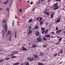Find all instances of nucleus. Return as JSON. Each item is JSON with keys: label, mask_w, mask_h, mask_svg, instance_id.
<instances>
[{"label": "nucleus", "mask_w": 65, "mask_h": 65, "mask_svg": "<svg viewBox=\"0 0 65 65\" xmlns=\"http://www.w3.org/2000/svg\"><path fill=\"white\" fill-rule=\"evenodd\" d=\"M13 65H16V64H15V63L13 64Z\"/></svg>", "instance_id": "obj_61"}, {"label": "nucleus", "mask_w": 65, "mask_h": 65, "mask_svg": "<svg viewBox=\"0 0 65 65\" xmlns=\"http://www.w3.org/2000/svg\"><path fill=\"white\" fill-rule=\"evenodd\" d=\"M59 8V6H57L56 8Z\"/></svg>", "instance_id": "obj_47"}, {"label": "nucleus", "mask_w": 65, "mask_h": 65, "mask_svg": "<svg viewBox=\"0 0 65 65\" xmlns=\"http://www.w3.org/2000/svg\"><path fill=\"white\" fill-rule=\"evenodd\" d=\"M62 38L61 37L58 40V41H59L58 42L60 43V42L62 41Z\"/></svg>", "instance_id": "obj_9"}, {"label": "nucleus", "mask_w": 65, "mask_h": 65, "mask_svg": "<svg viewBox=\"0 0 65 65\" xmlns=\"http://www.w3.org/2000/svg\"><path fill=\"white\" fill-rule=\"evenodd\" d=\"M51 34H55V33H54V32H52L51 33Z\"/></svg>", "instance_id": "obj_45"}, {"label": "nucleus", "mask_w": 65, "mask_h": 65, "mask_svg": "<svg viewBox=\"0 0 65 65\" xmlns=\"http://www.w3.org/2000/svg\"><path fill=\"white\" fill-rule=\"evenodd\" d=\"M43 64V63H39L38 64V65H42Z\"/></svg>", "instance_id": "obj_33"}, {"label": "nucleus", "mask_w": 65, "mask_h": 65, "mask_svg": "<svg viewBox=\"0 0 65 65\" xmlns=\"http://www.w3.org/2000/svg\"><path fill=\"white\" fill-rule=\"evenodd\" d=\"M58 27H56V30H58Z\"/></svg>", "instance_id": "obj_48"}, {"label": "nucleus", "mask_w": 65, "mask_h": 65, "mask_svg": "<svg viewBox=\"0 0 65 65\" xmlns=\"http://www.w3.org/2000/svg\"><path fill=\"white\" fill-rule=\"evenodd\" d=\"M62 62H60L59 63V64H62Z\"/></svg>", "instance_id": "obj_60"}, {"label": "nucleus", "mask_w": 65, "mask_h": 65, "mask_svg": "<svg viewBox=\"0 0 65 65\" xmlns=\"http://www.w3.org/2000/svg\"><path fill=\"white\" fill-rule=\"evenodd\" d=\"M57 53H56L55 55H54L55 57H56V56H57Z\"/></svg>", "instance_id": "obj_44"}, {"label": "nucleus", "mask_w": 65, "mask_h": 65, "mask_svg": "<svg viewBox=\"0 0 65 65\" xmlns=\"http://www.w3.org/2000/svg\"><path fill=\"white\" fill-rule=\"evenodd\" d=\"M40 24L41 25H42L43 24V21L42 20L41 22H40Z\"/></svg>", "instance_id": "obj_15"}, {"label": "nucleus", "mask_w": 65, "mask_h": 65, "mask_svg": "<svg viewBox=\"0 0 65 65\" xmlns=\"http://www.w3.org/2000/svg\"><path fill=\"white\" fill-rule=\"evenodd\" d=\"M7 11H9V8H7Z\"/></svg>", "instance_id": "obj_53"}, {"label": "nucleus", "mask_w": 65, "mask_h": 65, "mask_svg": "<svg viewBox=\"0 0 65 65\" xmlns=\"http://www.w3.org/2000/svg\"><path fill=\"white\" fill-rule=\"evenodd\" d=\"M24 65V63H22L21 64V65Z\"/></svg>", "instance_id": "obj_51"}, {"label": "nucleus", "mask_w": 65, "mask_h": 65, "mask_svg": "<svg viewBox=\"0 0 65 65\" xmlns=\"http://www.w3.org/2000/svg\"><path fill=\"white\" fill-rule=\"evenodd\" d=\"M9 59H10V58H6V60H9Z\"/></svg>", "instance_id": "obj_37"}, {"label": "nucleus", "mask_w": 65, "mask_h": 65, "mask_svg": "<svg viewBox=\"0 0 65 65\" xmlns=\"http://www.w3.org/2000/svg\"><path fill=\"white\" fill-rule=\"evenodd\" d=\"M2 22L3 23V24H4V23H5V22H6V20H3Z\"/></svg>", "instance_id": "obj_24"}, {"label": "nucleus", "mask_w": 65, "mask_h": 65, "mask_svg": "<svg viewBox=\"0 0 65 65\" xmlns=\"http://www.w3.org/2000/svg\"><path fill=\"white\" fill-rule=\"evenodd\" d=\"M3 61V60L1 59L0 60V62H2Z\"/></svg>", "instance_id": "obj_40"}, {"label": "nucleus", "mask_w": 65, "mask_h": 65, "mask_svg": "<svg viewBox=\"0 0 65 65\" xmlns=\"http://www.w3.org/2000/svg\"><path fill=\"white\" fill-rule=\"evenodd\" d=\"M38 25H37L36 27L34 28V29L35 30V29H37L38 28Z\"/></svg>", "instance_id": "obj_25"}, {"label": "nucleus", "mask_w": 65, "mask_h": 65, "mask_svg": "<svg viewBox=\"0 0 65 65\" xmlns=\"http://www.w3.org/2000/svg\"><path fill=\"white\" fill-rule=\"evenodd\" d=\"M47 25H48V23H46V26H47Z\"/></svg>", "instance_id": "obj_55"}, {"label": "nucleus", "mask_w": 65, "mask_h": 65, "mask_svg": "<svg viewBox=\"0 0 65 65\" xmlns=\"http://www.w3.org/2000/svg\"><path fill=\"white\" fill-rule=\"evenodd\" d=\"M40 0H38L37 2V4H39L40 3Z\"/></svg>", "instance_id": "obj_16"}, {"label": "nucleus", "mask_w": 65, "mask_h": 65, "mask_svg": "<svg viewBox=\"0 0 65 65\" xmlns=\"http://www.w3.org/2000/svg\"><path fill=\"white\" fill-rule=\"evenodd\" d=\"M58 5V4L57 3H56L54 5V6L55 7L57 6Z\"/></svg>", "instance_id": "obj_23"}, {"label": "nucleus", "mask_w": 65, "mask_h": 65, "mask_svg": "<svg viewBox=\"0 0 65 65\" xmlns=\"http://www.w3.org/2000/svg\"><path fill=\"white\" fill-rule=\"evenodd\" d=\"M43 0H41V1L40 2H41V3H42V2H43Z\"/></svg>", "instance_id": "obj_49"}, {"label": "nucleus", "mask_w": 65, "mask_h": 65, "mask_svg": "<svg viewBox=\"0 0 65 65\" xmlns=\"http://www.w3.org/2000/svg\"><path fill=\"white\" fill-rule=\"evenodd\" d=\"M26 65H29V62H27L26 63Z\"/></svg>", "instance_id": "obj_42"}, {"label": "nucleus", "mask_w": 65, "mask_h": 65, "mask_svg": "<svg viewBox=\"0 0 65 65\" xmlns=\"http://www.w3.org/2000/svg\"><path fill=\"white\" fill-rule=\"evenodd\" d=\"M18 52L17 51H15L14 52V54H18Z\"/></svg>", "instance_id": "obj_26"}, {"label": "nucleus", "mask_w": 65, "mask_h": 65, "mask_svg": "<svg viewBox=\"0 0 65 65\" xmlns=\"http://www.w3.org/2000/svg\"><path fill=\"white\" fill-rule=\"evenodd\" d=\"M43 47H46V45H44L43 46Z\"/></svg>", "instance_id": "obj_52"}, {"label": "nucleus", "mask_w": 65, "mask_h": 65, "mask_svg": "<svg viewBox=\"0 0 65 65\" xmlns=\"http://www.w3.org/2000/svg\"><path fill=\"white\" fill-rule=\"evenodd\" d=\"M11 33V32L10 30H9L8 31V34H10Z\"/></svg>", "instance_id": "obj_20"}, {"label": "nucleus", "mask_w": 65, "mask_h": 65, "mask_svg": "<svg viewBox=\"0 0 65 65\" xmlns=\"http://www.w3.org/2000/svg\"><path fill=\"white\" fill-rule=\"evenodd\" d=\"M40 56H43V53H42V52H40Z\"/></svg>", "instance_id": "obj_22"}, {"label": "nucleus", "mask_w": 65, "mask_h": 65, "mask_svg": "<svg viewBox=\"0 0 65 65\" xmlns=\"http://www.w3.org/2000/svg\"><path fill=\"white\" fill-rule=\"evenodd\" d=\"M62 10H64L65 11V9H64V8H63V9H62Z\"/></svg>", "instance_id": "obj_54"}, {"label": "nucleus", "mask_w": 65, "mask_h": 65, "mask_svg": "<svg viewBox=\"0 0 65 65\" xmlns=\"http://www.w3.org/2000/svg\"><path fill=\"white\" fill-rule=\"evenodd\" d=\"M16 58V56H13L12 57H11V58L12 59H13L14 58Z\"/></svg>", "instance_id": "obj_31"}, {"label": "nucleus", "mask_w": 65, "mask_h": 65, "mask_svg": "<svg viewBox=\"0 0 65 65\" xmlns=\"http://www.w3.org/2000/svg\"><path fill=\"white\" fill-rule=\"evenodd\" d=\"M15 63L16 64V65H18V64H20V63L19 62H17Z\"/></svg>", "instance_id": "obj_36"}, {"label": "nucleus", "mask_w": 65, "mask_h": 65, "mask_svg": "<svg viewBox=\"0 0 65 65\" xmlns=\"http://www.w3.org/2000/svg\"><path fill=\"white\" fill-rule=\"evenodd\" d=\"M8 2V1L7 0V1H6V2L5 3H4V4H7V2Z\"/></svg>", "instance_id": "obj_30"}, {"label": "nucleus", "mask_w": 65, "mask_h": 65, "mask_svg": "<svg viewBox=\"0 0 65 65\" xmlns=\"http://www.w3.org/2000/svg\"><path fill=\"white\" fill-rule=\"evenodd\" d=\"M10 56H13L14 55V54H11L10 55Z\"/></svg>", "instance_id": "obj_39"}, {"label": "nucleus", "mask_w": 65, "mask_h": 65, "mask_svg": "<svg viewBox=\"0 0 65 65\" xmlns=\"http://www.w3.org/2000/svg\"><path fill=\"white\" fill-rule=\"evenodd\" d=\"M34 8L32 9V11H33L34 10Z\"/></svg>", "instance_id": "obj_64"}, {"label": "nucleus", "mask_w": 65, "mask_h": 65, "mask_svg": "<svg viewBox=\"0 0 65 65\" xmlns=\"http://www.w3.org/2000/svg\"><path fill=\"white\" fill-rule=\"evenodd\" d=\"M32 21V20L31 19H30L28 21V22L29 23H31V22Z\"/></svg>", "instance_id": "obj_27"}, {"label": "nucleus", "mask_w": 65, "mask_h": 65, "mask_svg": "<svg viewBox=\"0 0 65 65\" xmlns=\"http://www.w3.org/2000/svg\"><path fill=\"white\" fill-rule=\"evenodd\" d=\"M56 9H57V8H54V10H56Z\"/></svg>", "instance_id": "obj_57"}, {"label": "nucleus", "mask_w": 65, "mask_h": 65, "mask_svg": "<svg viewBox=\"0 0 65 65\" xmlns=\"http://www.w3.org/2000/svg\"><path fill=\"white\" fill-rule=\"evenodd\" d=\"M14 20H13L12 21V26H14Z\"/></svg>", "instance_id": "obj_29"}, {"label": "nucleus", "mask_w": 65, "mask_h": 65, "mask_svg": "<svg viewBox=\"0 0 65 65\" xmlns=\"http://www.w3.org/2000/svg\"><path fill=\"white\" fill-rule=\"evenodd\" d=\"M41 30H42V34H44V32H45V29L44 28H41Z\"/></svg>", "instance_id": "obj_4"}, {"label": "nucleus", "mask_w": 65, "mask_h": 65, "mask_svg": "<svg viewBox=\"0 0 65 65\" xmlns=\"http://www.w3.org/2000/svg\"><path fill=\"white\" fill-rule=\"evenodd\" d=\"M45 37H47L48 38H51V35L49 34L46 35H45Z\"/></svg>", "instance_id": "obj_5"}, {"label": "nucleus", "mask_w": 65, "mask_h": 65, "mask_svg": "<svg viewBox=\"0 0 65 65\" xmlns=\"http://www.w3.org/2000/svg\"><path fill=\"white\" fill-rule=\"evenodd\" d=\"M63 50H61L59 52L61 54H63Z\"/></svg>", "instance_id": "obj_18"}, {"label": "nucleus", "mask_w": 65, "mask_h": 65, "mask_svg": "<svg viewBox=\"0 0 65 65\" xmlns=\"http://www.w3.org/2000/svg\"><path fill=\"white\" fill-rule=\"evenodd\" d=\"M31 4H33L32 2H31L30 3Z\"/></svg>", "instance_id": "obj_62"}, {"label": "nucleus", "mask_w": 65, "mask_h": 65, "mask_svg": "<svg viewBox=\"0 0 65 65\" xmlns=\"http://www.w3.org/2000/svg\"><path fill=\"white\" fill-rule=\"evenodd\" d=\"M11 37H9V40H10V41H11Z\"/></svg>", "instance_id": "obj_32"}, {"label": "nucleus", "mask_w": 65, "mask_h": 65, "mask_svg": "<svg viewBox=\"0 0 65 65\" xmlns=\"http://www.w3.org/2000/svg\"><path fill=\"white\" fill-rule=\"evenodd\" d=\"M15 38H17V36H16V35H15Z\"/></svg>", "instance_id": "obj_58"}, {"label": "nucleus", "mask_w": 65, "mask_h": 65, "mask_svg": "<svg viewBox=\"0 0 65 65\" xmlns=\"http://www.w3.org/2000/svg\"><path fill=\"white\" fill-rule=\"evenodd\" d=\"M32 33V30L31 29H30L28 31V34H31Z\"/></svg>", "instance_id": "obj_8"}, {"label": "nucleus", "mask_w": 65, "mask_h": 65, "mask_svg": "<svg viewBox=\"0 0 65 65\" xmlns=\"http://www.w3.org/2000/svg\"><path fill=\"white\" fill-rule=\"evenodd\" d=\"M2 33L3 34V37H4V30H2Z\"/></svg>", "instance_id": "obj_19"}, {"label": "nucleus", "mask_w": 65, "mask_h": 65, "mask_svg": "<svg viewBox=\"0 0 65 65\" xmlns=\"http://www.w3.org/2000/svg\"><path fill=\"white\" fill-rule=\"evenodd\" d=\"M29 29H30L31 28V26H30L29 27Z\"/></svg>", "instance_id": "obj_50"}, {"label": "nucleus", "mask_w": 65, "mask_h": 65, "mask_svg": "<svg viewBox=\"0 0 65 65\" xmlns=\"http://www.w3.org/2000/svg\"><path fill=\"white\" fill-rule=\"evenodd\" d=\"M59 43H60V42H58L57 43L56 42L55 43V44L56 45H57V44H59Z\"/></svg>", "instance_id": "obj_34"}, {"label": "nucleus", "mask_w": 65, "mask_h": 65, "mask_svg": "<svg viewBox=\"0 0 65 65\" xmlns=\"http://www.w3.org/2000/svg\"><path fill=\"white\" fill-rule=\"evenodd\" d=\"M60 22V18H58V20L56 22L59 23Z\"/></svg>", "instance_id": "obj_11"}, {"label": "nucleus", "mask_w": 65, "mask_h": 65, "mask_svg": "<svg viewBox=\"0 0 65 65\" xmlns=\"http://www.w3.org/2000/svg\"><path fill=\"white\" fill-rule=\"evenodd\" d=\"M4 30L6 32L7 31V25L6 24L5 25Z\"/></svg>", "instance_id": "obj_3"}, {"label": "nucleus", "mask_w": 65, "mask_h": 65, "mask_svg": "<svg viewBox=\"0 0 65 65\" xmlns=\"http://www.w3.org/2000/svg\"><path fill=\"white\" fill-rule=\"evenodd\" d=\"M22 9H20V12H22Z\"/></svg>", "instance_id": "obj_43"}, {"label": "nucleus", "mask_w": 65, "mask_h": 65, "mask_svg": "<svg viewBox=\"0 0 65 65\" xmlns=\"http://www.w3.org/2000/svg\"><path fill=\"white\" fill-rule=\"evenodd\" d=\"M39 18H40L39 17L37 18L36 19L37 20V21H39Z\"/></svg>", "instance_id": "obj_41"}, {"label": "nucleus", "mask_w": 65, "mask_h": 65, "mask_svg": "<svg viewBox=\"0 0 65 65\" xmlns=\"http://www.w3.org/2000/svg\"><path fill=\"white\" fill-rule=\"evenodd\" d=\"M15 35H17V33L16 32H15Z\"/></svg>", "instance_id": "obj_63"}, {"label": "nucleus", "mask_w": 65, "mask_h": 65, "mask_svg": "<svg viewBox=\"0 0 65 65\" xmlns=\"http://www.w3.org/2000/svg\"><path fill=\"white\" fill-rule=\"evenodd\" d=\"M56 1H60V0H56Z\"/></svg>", "instance_id": "obj_56"}, {"label": "nucleus", "mask_w": 65, "mask_h": 65, "mask_svg": "<svg viewBox=\"0 0 65 65\" xmlns=\"http://www.w3.org/2000/svg\"><path fill=\"white\" fill-rule=\"evenodd\" d=\"M48 29H47L46 30H45L44 32L45 34H46L47 32H48Z\"/></svg>", "instance_id": "obj_10"}, {"label": "nucleus", "mask_w": 65, "mask_h": 65, "mask_svg": "<svg viewBox=\"0 0 65 65\" xmlns=\"http://www.w3.org/2000/svg\"><path fill=\"white\" fill-rule=\"evenodd\" d=\"M37 46L36 45H33L32 46V48H34V47H36Z\"/></svg>", "instance_id": "obj_17"}, {"label": "nucleus", "mask_w": 65, "mask_h": 65, "mask_svg": "<svg viewBox=\"0 0 65 65\" xmlns=\"http://www.w3.org/2000/svg\"><path fill=\"white\" fill-rule=\"evenodd\" d=\"M42 18L41 17L40 18V20H39V22H40V21H41V20H42Z\"/></svg>", "instance_id": "obj_28"}, {"label": "nucleus", "mask_w": 65, "mask_h": 65, "mask_svg": "<svg viewBox=\"0 0 65 65\" xmlns=\"http://www.w3.org/2000/svg\"><path fill=\"white\" fill-rule=\"evenodd\" d=\"M54 17V14H52L51 15V18H53Z\"/></svg>", "instance_id": "obj_38"}, {"label": "nucleus", "mask_w": 65, "mask_h": 65, "mask_svg": "<svg viewBox=\"0 0 65 65\" xmlns=\"http://www.w3.org/2000/svg\"><path fill=\"white\" fill-rule=\"evenodd\" d=\"M43 39L44 40H47V39L45 37H43Z\"/></svg>", "instance_id": "obj_21"}, {"label": "nucleus", "mask_w": 65, "mask_h": 65, "mask_svg": "<svg viewBox=\"0 0 65 65\" xmlns=\"http://www.w3.org/2000/svg\"><path fill=\"white\" fill-rule=\"evenodd\" d=\"M45 14L46 15H50V14H49V13L48 12H46L45 13Z\"/></svg>", "instance_id": "obj_14"}, {"label": "nucleus", "mask_w": 65, "mask_h": 65, "mask_svg": "<svg viewBox=\"0 0 65 65\" xmlns=\"http://www.w3.org/2000/svg\"><path fill=\"white\" fill-rule=\"evenodd\" d=\"M58 39H59V38H60V37L59 36H58Z\"/></svg>", "instance_id": "obj_59"}, {"label": "nucleus", "mask_w": 65, "mask_h": 65, "mask_svg": "<svg viewBox=\"0 0 65 65\" xmlns=\"http://www.w3.org/2000/svg\"><path fill=\"white\" fill-rule=\"evenodd\" d=\"M34 57H35V58H36V59H37L38 57V56L37 55L35 54L34 55Z\"/></svg>", "instance_id": "obj_12"}, {"label": "nucleus", "mask_w": 65, "mask_h": 65, "mask_svg": "<svg viewBox=\"0 0 65 65\" xmlns=\"http://www.w3.org/2000/svg\"><path fill=\"white\" fill-rule=\"evenodd\" d=\"M47 11V9H45V11H43V12H46V11Z\"/></svg>", "instance_id": "obj_35"}, {"label": "nucleus", "mask_w": 65, "mask_h": 65, "mask_svg": "<svg viewBox=\"0 0 65 65\" xmlns=\"http://www.w3.org/2000/svg\"><path fill=\"white\" fill-rule=\"evenodd\" d=\"M53 34L51 35V38H53Z\"/></svg>", "instance_id": "obj_46"}, {"label": "nucleus", "mask_w": 65, "mask_h": 65, "mask_svg": "<svg viewBox=\"0 0 65 65\" xmlns=\"http://www.w3.org/2000/svg\"><path fill=\"white\" fill-rule=\"evenodd\" d=\"M62 32V30L60 29L57 30L56 32L58 33H60V32Z\"/></svg>", "instance_id": "obj_7"}, {"label": "nucleus", "mask_w": 65, "mask_h": 65, "mask_svg": "<svg viewBox=\"0 0 65 65\" xmlns=\"http://www.w3.org/2000/svg\"><path fill=\"white\" fill-rule=\"evenodd\" d=\"M28 60L29 61H32L34 60V59L32 57H28Z\"/></svg>", "instance_id": "obj_2"}, {"label": "nucleus", "mask_w": 65, "mask_h": 65, "mask_svg": "<svg viewBox=\"0 0 65 65\" xmlns=\"http://www.w3.org/2000/svg\"><path fill=\"white\" fill-rule=\"evenodd\" d=\"M37 41L38 42H42V39H41V36H39L38 38H37Z\"/></svg>", "instance_id": "obj_1"}, {"label": "nucleus", "mask_w": 65, "mask_h": 65, "mask_svg": "<svg viewBox=\"0 0 65 65\" xmlns=\"http://www.w3.org/2000/svg\"><path fill=\"white\" fill-rule=\"evenodd\" d=\"M36 36H38L39 35V32L37 31L36 32Z\"/></svg>", "instance_id": "obj_6"}, {"label": "nucleus", "mask_w": 65, "mask_h": 65, "mask_svg": "<svg viewBox=\"0 0 65 65\" xmlns=\"http://www.w3.org/2000/svg\"><path fill=\"white\" fill-rule=\"evenodd\" d=\"M22 48L23 51H27V49L25 48V47H24V46L22 47Z\"/></svg>", "instance_id": "obj_13"}]
</instances>
